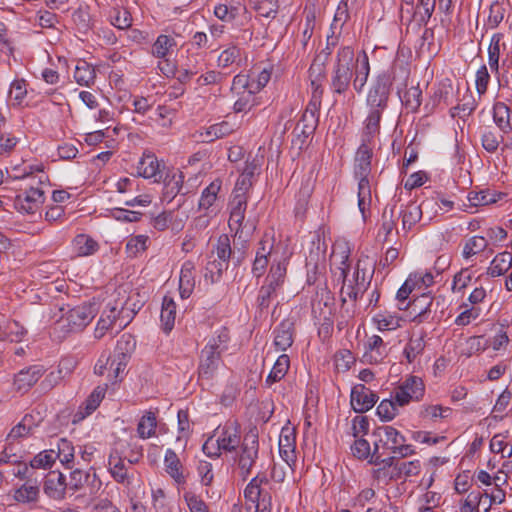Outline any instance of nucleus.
<instances>
[{"mask_svg":"<svg viewBox=\"0 0 512 512\" xmlns=\"http://www.w3.org/2000/svg\"><path fill=\"white\" fill-rule=\"evenodd\" d=\"M425 393V385L420 377L410 375L407 377L394 392V399L400 407L410 403V401H420Z\"/></svg>","mask_w":512,"mask_h":512,"instance_id":"8","label":"nucleus"},{"mask_svg":"<svg viewBox=\"0 0 512 512\" xmlns=\"http://www.w3.org/2000/svg\"><path fill=\"white\" fill-rule=\"evenodd\" d=\"M26 334L27 330L19 322L13 320L5 325L4 330L0 334V339L20 342Z\"/></svg>","mask_w":512,"mask_h":512,"instance_id":"48","label":"nucleus"},{"mask_svg":"<svg viewBox=\"0 0 512 512\" xmlns=\"http://www.w3.org/2000/svg\"><path fill=\"white\" fill-rule=\"evenodd\" d=\"M241 436L236 423L226 424L216 440L218 451L233 452L240 445Z\"/></svg>","mask_w":512,"mask_h":512,"instance_id":"19","label":"nucleus"},{"mask_svg":"<svg viewBox=\"0 0 512 512\" xmlns=\"http://www.w3.org/2000/svg\"><path fill=\"white\" fill-rule=\"evenodd\" d=\"M277 290L278 289L266 283L260 287L256 299L257 308L260 312L270 307L272 300L276 297Z\"/></svg>","mask_w":512,"mask_h":512,"instance_id":"52","label":"nucleus"},{"mask_svg":"<svg viewBox=\"0 0 512 512\" xmlns=\"http://www.w3.org/2000/svg\"><path fill=\"white\" fill-rule=\"evenodd\" d=\"M230 340L229 331L221 327L215 332L201 351L198 375L200 379L211 380L221 362V355L227 350V344Z\"/></svg>","mask_w":512,"mask_h":512,"instance_id":"3","label":"nucleus"},{"mask_svg":"<svg viewBox=\"0 0 512 512\" xmlns=\"http://www.w3.org/2000/svg\"><path fill=\"white\" fill-rule=\"evenodd\" d=\"M259 440L256 430H250L245 434L240 445L237 457V465L243 480H246L252 472V468L258 459Z\"/></svg>","mask_w":512,"mask_h":512,"instance_id":"7","label":"nucleus"},{"mask_svg":"<svg viewBox=\"0 0 512 512\" xmlns=\"http://www.w3.org/2000/svg\"><path fill=\"white\" fill-rule=\"evenodd\" d=\"M183 498L190 512H210L207 504L196 494L185 492Z\"/></svg>","mask_w":512,"mask_h":512,"instance_id":"64","label":"nucleus"},{"mask_svg":"<svg viewBox=\"0 0 512 512\" xmlns=\"http://www.w3.org/2000/svg\"><path fill=\"white\" fill-rule=\"evenodd\" d=\"M136 348V340L130 333H124L117 341L114 355L130 359L131 354Z\"/></svg>","mask_w":512,"mask_h":512,"instance_id":"45","label":"nucleus"},{"mask_svg":"<svg viewBox=\"0 0 512 512\" xmlns=\"http://www.w3.org/2000/svg\"><path fill=\"white\" fill-rule=\"evenodd\" d=\"M373 321L380 331H391L401 327L402 318L389 312H381L373 317Z\"/></svg>","mask_w":512,"mask_h":512,"instance_id":"42","label":"nucleus"},{"mask_svg":"<svg viewBox=\"0 0 512 512\" xmlns=\"http://www.w3.org/2000/svg\"><path fill=\"white\" fill-rule=\"evenodd\" d=\"M263 157H254L252 160H247L242 173L239 175L234 192H248L253 184L258 180L261 172V160Z\"/></svg>","mask_w":512,"mask_h":512,"instance_id":"12","label":"nucleus"},{"mask_svg":"<svg viewBox=\"0 0 512 512\" xmlns=\"http://www.w3.org/2000/svg\"><path fill=\"white\" fill-rule=\"evenodd\" d=\"M402 216V228L404 230H410L422 216L421 207L415 203L408 204L405 209L401 211Z\"/></svg>","mask_w":512,"mask_h":512,"instance_id":"49","label":"nucleus"},{"mask_svg":"<svg viewBox=\"0 0 512 512\" xmlns=\"http://www.w3.org/2000/svg\"><path fill=\"white\" fill-rule=\"evenodd\" d=\"M195 266L191 261H186L182 265L179 278V293L182 299L191 296L195 287Z\"/></svg>","mask_w":512,"mask_h":512,"instance_id":"25","label":"nucleus"},{"mask_svg":"<svg viewBox=\"0 0 512 512\" xmlns=\"http://www.w3.org/2000/svg\"><path fill=\"white\" fill-rule=\"evenodd\" d=\"M44 371L41 365H32L20 370L14 377L15 390L21 393L27 392L42 377Z\"/></svg>","mask_w":512,"mask_h":512,"instance_id":"14","label":"nucleus"},{"mask_svg":"<svg viewBox=\"0 0 512 512\" xmlns=\"http://www.w3.org/2000/svg\"><path fill=\"white\" fill-rule=\"evenodd\" d=\"M160 318L164 332L169 333L174 327L176 318V303L172 297L164 296Z\"/></svg>","mask_w":512,"mask_h":512,"instance_id":"32","label":"nucleus"},{"mask_svg":"<svg viewBox=\"0 0 512 512\" xmlns=\"http://www.w3.org/2000/svg\"><path fill=\"white\" fill-rule=\"evenodd\" d=\"M376 136H367L362 130L361 144L358 147L353 163V178L357 182L358 192H371L376 189L371 175V160Z\"/></svg>","mask_w":512,"mask_h":512,"instance_id":"4","label":"nucleus"},{"mask_svg":"<svg viewBox=\"0 0 512 512\" xmlns=\"http://www.w3.org/2000/svg\"><path fill=\"white\" fill-rule=\"evenodd\" d=\"M106 394V387L97 386L87 397L73 416V423H77L92 414L100 405Z\"/></svg>","mask_w":512,"mask_h":512,"instance_id":"18","label":"nucleus"},{"mask_svg":"<svg viewBox=\"0 0 512 512\" xmlns=\"http://www.w3.org/2000/svg\"><path fill=\"white\" fill-rule=\"evenodd\" d=\"M253 8L261 17L275 18L279 5L277 0H256L253 2Z\"/></svg>","mask_w":512,"mask_h":512,"instance_id":"54","label":"nucleus"},{"mask_svg":"<svg viewBox=\"0 0 512 512\" xmlns=\"http://www.w3.org/2000/svg\"><path fill=\"white\" fill-rule=\"evenodd\" d=\"M378 401V396L364 384H357L351 390L350 403L356 413L369 411Z\"/></svg>","mask_w":512,"mask_h":512,"instance_id":"11","label":"nucleus"},{"mask_svg":"<svg viewBox=\"0 0 512 512\" xmlns=\"http://www.w3.org/2000/svg\"><path fill=\"white\" fill-rule=\"evenodd\" d=\"M279 454L290 467L295 463V433L293 429L282 428L279 436Z\"/></svg>","mask_w":512,"mask_h":512,"instance_id":"22","label":"nucleus"},{"mask_svg":"<svg viewBox=\"0 0 512 512\" xmlns=\"http://www.w3.org/2000/svg\"><path fill=\"white\" fill-rule=\"evenodd\" d=\"M269 484L270 481L265 472H259L250 480L244 490V497L250 503L249 510L252 508L272 509V496L270 491L265 488Z\"/></svg>","mask_w":512,"mask_h":512,"instance_id":"6","label":"nucleus"},{"mask_svg":"<svg viewBox=\"0 0 512 512\" xmlns=\"http://www.w3.org/2000/svg\"><path fill=\"white\" fill-rule=\"evenodd\" d=\"M433 304V298L430 294L423 293L421 296L415 298L411 303L405 307H399L400 310L409 308L410 313L414 314L411 319L412 322L417 324L428 321L431 315V306Z\"/></svg>","mask_w":512,"mask_h":512,"instance_id":"16","label":"nucleus"},{"mask_svg":"<svg viewBox=\"0 0 512 512\" xmlns=\"http://www.w3.org/2000/svg\"><path fill=\"white\" fill-rule=\"evenodd\" d=\"M274 345L278 350L286 351L294 342L295 326L291 319H284L273 331Z\"/></svg>","mask_w":512,"mask_h":512,"instance_id":"20","label":"nucleus"},{"mask_svg":"<svg viewBox=\"0 0 512 512\" xmlns=\"http://www.w3.org/2000/svg\"><path fill=\"white\" fill-rule=\"evenodd\" d=\"M234 131V126L227 121H222L209 126L205 132L201 133L202 141L212 142L216 139L230 135Z\"/></svg>","mask_w":512,"mask_h":512,"instance_id":"35","label":"nucleus"},{"mask_svg":"<svg viewBox=\"0 0 512 512\" xmlns=\"http://www.w3.org/2000/svg\"><path fill=\"white\" fill-rule=\"evenodd\" d=\"M98 307L96 303H83L67 311L65 320L69 332L82 331L96 316Z\"/></svg>","mask_w":512,"mask_h":512,"instance_id":"9","label":"nucleus"},{"mask_svg":"<svg viewBox=\"0 0 512 512\" xmlns=\"http://www.w3.org/2000/svg\"><path fill=\"white\" fill-rule=\"evenodd\" d=\"M360 266L361 261H358L356 271L354 273L355 284L348 285L347 287L343 285L341 288L342 303L346 302V297L356 301L359 297L363 296L367 287L370 285L371 276L367 275L366 270L362 269Z\"/></svg>","mask_w":512,"mask_h":512,"instance_id":"13","label":"nucleus"},{"mask_svg":"<svg viewBox=\"0 0 512 512\" xmlns=\"http://www.w3.org/2000/svg\"><path fill=\"white\" fill-rule=\"evenodd\" d=\"M213 251L216 252V258L229 263L232 255V249L230 245V239L227 234H222L218 237L215 249Z\"/></svg>","mask_w":512,"mask_h":512,"instance_id":"60","label":"nucleus"},{"mask_svg":"<svg viewBox=\"0 0 512 512\" xmlns=\"http://www.w3.org/2000/svg\"><path fill=\"white\" fill-rule=\"evenodd\" d=\"M57 459V455L55 454L54 449L45 450L37 454L31 460V467L33 468H50L55 460Z\"/></svg>","mask_w":512,"mask_h":512,"instance_id":"62","label":"nucleus"},{"mask_svg":"<svg viewBox=\"0 0 512 512\" xmlns=\"http://www.w3.org/2000/svg\"><path fill=\"white\" fill-rule=\"evenodd\" d=\"M116 311L117 305L111 306L108 304L107 309L102 312L94 330V337L96 339L103 338L106 332L117 324Z\"/></svg>","mask_w":512,"mask_h":512,"instance_id":"29","label":"nucleus"},{"mask_svg":"<svg viewBox=\"0 0 512 512\" xmlns=\"http://www.w3.org/2000/svg\"><path fill=\"white\" fill-rule=\"evenodd\" d=\"M157 427L156 414L147 411L140 419L137 426V433L140 438L147 439L155 435Z\"/></svg>","mask_w":512,"mask_h":512,"instance_id":"41","label":"nucleus"},{"mask_svg":"<svg viewBox=\"0 0 512 512\" xmlns=\"http://www.w3.org/2000/svg\"><path fill=\"white\" fill-rule=\"evenodd\" d=\"M488 246V240L483 236H472L468 238L462 249V256L464 259H470L471 257L483 252Z\"/></svg>","mask_w":512,"mask_h":512,"instance_id":"40","label":"nucleus"},{"mask_svg":"<svg viewBox=\"0 0 512 512\" xmlns=\"http://www.w3.org/2000/svg\"><path fill=\"white\" fill-rule=\"evenodd\" d=\"M476 108V102L472 93L467 89L459 103L450 109L451 117L464 118L471 115Z\"/></svg>","mask_w":512,"mask_h":512,"instance_id":"36","label":"nucleus"},{"mask_svg":"<svg viewBox=\"0 0 512 512\" xmlns=\"http://www.w3.org/2000/svg\"><path fill=\"white\" fill-rule=\"evenodd\" d=\"M137 172L146 179H152L154 183H163L164 188L170 192H179L183 185L184 176L179 170H168L154 154L144 153L138 165Z\"/></svg>","mask_w":512,"mask_h":512,"instance_id":"2","label":"nucleus"},{"mask_svg":"<svg viewBox=\"0 0 512 512\" xmlns=\"http://www.w3.org/2000/svg\"><path fill=\"white\" fill-rule=\"evenodd\" d=\"M210 258L213 259L207 262L204 277L206 280H210L211 283H215L221 278L223 272L228 269L229 263L214 257V251H212Z\"/></svg>","mask_w":512,"mask_h":512,"instance_id":"39","label":"nucleus"},{"mask_svg":"<svg viewBox=\"0 0 512 512\" xmlns=\"http://www.w3.org/2000/svg\"><path fill=\"white\" fill-rule=\"evenodd\" d=\"M174 45V38L168 35H159L152 46V54L155 57L164 58Z\"/></svg>","mask_w":512,"mask_h":512,"instance_id":"57","label":"nucleus"},{"mask_svg":"<svg viewBox=\"0 0 512 512\" xmlns=\"http://www.w3.org/2000/svg\"><path fill=\"white\" fill-rule=\"evenodd\" d=\"M426 335V332L424 330H421L420 335L418 337H411L409 339L403 351V354L409 363L414 362V360L424 352L426 346Z\"/></svg>","mask_w":512,"mask_h":512,"instance_id":"34","label":"nucleus"},{"mask_svg":"<svg viewBox=\"0 0 512 512\" xmlns=\"http://www.w3.org/2000/svg\"><path fill=\"white\" fill-rule=\"evenodd\" d=\"M256 92L252 91H245L240 94H236L238 96V99L235 101L233 110L235 113H241V112H248L253 107L257 106L259 104L258 98L255 96Z\"/></svg>","mask_w":512,"mask_h":512,"instance_id":"47","label":"nucleus"},{"mask_svg":"<svg viewBox=\"0 0 512 512\" xmlns=\"http://www.w3.org/2000/svg\"><path fill=\"white\" fill-rule=\"evenodd\" d=\"M458 92V88L455 89L450 80H445L440 83L434 97L438 100V103H444L446 106L452 105L455 100V94Z\"/></svg>","mask_w":512,"mask_h":512,"instance_id":"50","label":"nucleus"},{"mask_svg":"<svg viewBox=\"0 0 512 512\" xmlns=\"http://www.w3.org/2000/svg\"><path fill=\"white\" fill-rule=\"evenodd\" d=\"M27 95V83L24 79L14 80L9 89V98L14 101V105H21Z\"/></svg>","mask_w":512,"mask_h":512,"instance_id":"59","label":"nucleus"},{"mask_svg":"<svg viewBox=\"0 0 512 512\" xmlns=\"http://www.w3.org/2000/svg\"><path fill=\"white\" fill-rule=\"evenodd\" d=\"M74 247L79 256H88L98 250V243L85 234L77 235L73 240Z\"/></svg>","mask_w":512,"mask_h":512,"instance_id":"44","label":"nucleus"},{"mask_svg":"<svg viewBox=\"0 0 512 512\" xmlns=\"http://www.w3.org/2000/svg\"><path fill=\"white\" fill-rule=\"evenodd\" d=\"M509 113H511V107L503 102H497L493 107V120L497 127L505 134L506 127L509 125Z\"/></svg>","mask_w":512,"mask_h":512,"instance_id":"51","label":"nucleus"},{"mask_svg":"<svg viewBox=\"0 0 512 512\" xmlns=\"http://www.w3.org/2000/svg\"><path fill=\"white\" fill-rule=\"evenodd\" d=\"M422 91L418 86L407 89L403 95L402 103L412 112L417 111L421 105Z\"/></svg>","mask_w":512,"mask_h":512,"instance_id":"56","label":"nucleus"},{"mask_svg":"<svg viewBox=\"0 0 512 512\" xmlns=\"http://www.w3.org/2000/svg\"><path fill=\"white\" fill-rule=\"evenodd\" d=\"M318 125V117L310 114H302L299 122L296 124L293 134L295 135L294 143L302 145L305 139L314 133Z\"/></svg>","mask_w":512,"mask_h":512,"instance_id":"24","label":"nucleus"},{"mask_svg":"<svg viewBox=\"0 0 512 512\" xmlns=\"http://www.w3.org/2000/svg\"><path fill=\"white\" fill-rule=\"evenodd\" d=\"M108 471L113 480L130 487L134 480V470L129 467L124 458L117 453H111L108 458Z\"/></svg>","mask_w":512,"mask_h":512,"instance_id":"10","label":"nucleus"},{"mask_svg":"<svg viewBox=\"0 0 512 512\" xmlns=\"http://www.w3.org/2000/svg\"><path fill=\"white\" fill-rule=\"evenodd\" d=\"M232 209L228 225L231 231H235V236L241 233L242 222L245 218V211L247 207V199L245 194H236L232 201Z\"/></svg>","mask_w":512,"mask_h":512,"instance_id":"23","label":"nucleus"},{"mask_svg":"<svg viewBox=\"0 0 512 512\" xmlns=\"http://www.w3.org/2000/svg\"><path fill=\"white\" fill-rule=\"evenodd\" d=\"M436 0H419L417 5V21L419 24L426 25L435 9Z\"/></svg>","mask_w":512,"mask_h":512,"instance_id":"63","label":"nucleus"},{"mask_svg":"<svg viewBox=\"0 0 512 512\" xmlns=\"http://www.w3.org/2000/svg\"><path fill=\"white\" fill-rule=\"evenodd\" d=\"M96 72L94 67L84 60H79L75 66L74 79L81 86L94 84Z\"/></svg>","mask_w":512,"mask_h":512,"instance_id":"31","label":"nucleus"},{"mask_svg":"<svg viewBox=\"0 0 512 512\" xmlns=\"http://www.w3.org/2000/svg\"><path fill=\"white\" fill-rule=\"evenodd\" d=\"M320 57H316L313 63L309 68V78H310V86H311V97L318 96V99H322L323 96V86L322 82L325 78V67H323V62L317 63Z\"/></svg>","mask_w":512,"mask_h":512,"instance_id":"28","label":"nucleus"},{"mask_svg":"<svg viewBox=\"0 0 512 512\" xmlns=\"http://www.w3.org/2000/svg\"><path fill=\"white\" fill-rule=\"evenodd\" d=\"M39 493V486L29 480L15 491L14 499L19 503H33L38 500Z\"/></svg>","mask_w":512,"mask_h":512,"instance_id":"37","label":"nucleus"},{"mask_svg":"<svg viewBox=\"0 0 512 512\" xmlns=\"http://www.w3.org/2000/svg\"><path fill=\"white\" fill-rule=\"evenodd\" d=\"M44 194H17L14 199V207L20 213L34 214L43 202Z\"/></svg>","mask_w":512,"mask_h":512,"instance_id":"27","label":"nucleus"},{"mask_svg":"<svg viewBox=\"0 0 512 512\" xmlns=\"http://www.w3.org/2000/svg\"><path fill=\"white\" fill-rule=\"evenodd\" d=\"M286 267L283 263L279 262L276 265H272L268 276L265 279V283L279 289L285 279Z\"/></svg>","mask_w":512,"mask_h":512,"instance_id":"55","label":"nucleus"},{"mask_svg":"<svg viewBox=\"0 0 512 512\" xmlns=\"http://www.w3.org/2000/svg\"><path fill=\"white\" fill-rule=\"evenodd\" d=\"M164 465L168 475L173 478L177 484L181 485L186 482V478L183 473V465L174 450H166Z\"/></svg>","mask_w":512,"mask_h":512,"instance_id":"26","label":"nucleus"},{"mask_svg":"<svg viewBox=\"0 0 512 512\" xmlns=\"http://www.w3.org/2000/svg\"><path fill=\"white\" fill-rule=\"evenodd\" d=\"M353 71V87L357 93H361L368 81L370 74L369 58L365 51H362L355 60Z\"/></svg>","mask_w":512,"mask_h":512,"instance_id":"21","label":"nucleus"},{"mask_svg":"<svg viewBox=\"0 0 512 512\" xmlns=\"http://www.w3.org/2000/svg\"><path fill=\"white\" fill-rule=\"evenodd\" d=\"M502 194H468V203L463 202L461 209L468 211L470 208H476L478 206H485L492 203H496L501 199Z\"/></svg>","mask_w":512,"mask_h":512,"instance_id":"43","label":"nucleus"},{"mask_svg":"<svg viewBox=\"0 0 512 512\" xmlns=\"http://www.w3.org/2000/svg\"><path fill=\"white\" fill-rule=\"evenodd\" d=\"M410 75L406 61L396 58L391 67L380 73L368 91L366 105L368 114L364 121L363 130L366 135L377 136L380 132L382 113L388 106L390 87L393 83L405 86Z\"/></svg>","mask_w":512,"mask_h":512,"instance_id":"1","label":"nucleus"},{"mask_svg":"<svg viewBox=\"0 0 512 512\" xmlns=\"http://www.w3.org/2000/svg\"><path fill=\"white\" fill-rule=\"evenodd\" d=\"M512 267V255L507 252L498 253L488 268V275L498 277L504 275Z\"/></svg>","mask_w":512,"mask_h":512,"instance_id":"33","label":"nucleus"},{"mask_svg":"<svg viewBox=\"0 0 512 512\" xmlns=\"http://www.w3.org/2000/svg\"><path fill=\"white\" fill-rule=\"evenodd\" d=\"M37 426L38 424L36 423L35 417L31 414H26L22 420L11 429L6 441L13 443L18 439L26 437L32 434Z\"/></svg>","mask_w":512,"mask_h":512,"instance_id":"30","label":"nucleus"},{"mask_svg":"<svg viewBox=\"0 0 512 512\" xmlns=\"http://www.w3.org/2000/svg\"><path fill=\"white\" fill-rule=\"evenodd\" d=\"M55 454L62 464L71 468L70 464L74 459V447L70 441L65 438H60L57 441V451L55 450Z\"/></svg>","mask_w":512,"mask_h":512,"instance_id":"53","label":"nucleus"},{"mask_svg":"<svg viewBox=\"0 0 512 512\" xmlns=\"http://www.w3.org/2000/svg\"><path fill=\"white\" fill-rule=\"evenodd\" d=\"M290 367V359L287 354L280 355L274 363L269 375L266 378V383L271 385L279 382L285 377Z\"/></svg>","mask_w":512,"mask_h":512,"instance_id":"38","label":"nucleus"},{"mask_svg":"<svg viewBox=\"0 0 512 512\" xmlns=\"http://www.w3.org/2000/svg\"><path fill=\"white\" fill-rule=\"evenodd\" d=\"M66 488V477L62 473L51 471L47 474L43 491L48 497L54 500H62L65 498Z\"/></svg>","mask_w":512,"mask_h":512,"instance_id":"17","label":"nucleus"},{"mask_svg":"<svg viewBox=\"0 0 512 512\" xmlns=\"http://www.w3.org/2000/svg\"><path fill=\"white\" fill-rule=\"evenodd\" d=\"M398 403H396V399H384L380 402L377 407V415L383 421H391L398 414Z\"/></svg>","mask_w":512,"mask_h":512,"instance_id":"58","label":"nucleus"},{"mask_svg":"<svg viewBox=\"0 0 512 512\" xmlns=\"http://www.w3.org/2000/svg\"><path fill=\"white\" fill-rule=\"evenodd\" d=\"M421 469L419 460H413L409 462H403L394 466L395 477L400 478L401 476L410 477L418 475Z\"/></svg>","mask_w":512,"mask_h":512,"instance_id":"61","label":"nucleus"},{"mask_svg":"<svg viewBox=\"0 0 512 512\" xmlns=\"http://www.w3.org/2000/svg\"><path fill=\"white\" fill-rule=\"evenodd\" d=\"M355 60L354 51L350 46L338 50L330 80V88L334 94L341 95L349 90Z\"/></svg>","mask_w":512,"mask_h":512,"instance_id":"5","label":"nucleus"},{"mask_svg":"<svg viewBox=\"0 0 512 512\" xmlns=\"http://www.w3.org/2000/svg\"><path fill=\"white\" fill-rule=\"evenodd\" d=\"M503 34L496 33L492 36L488 47V64L493 73L499 72L500 42Z\"/></svg>","mask_w":512,"mask_h":512,"instance_id":"46","label":"nucleus"},{"mask_svg":"<svg viewBox=\"0 0 512 512\" xmlns=\"http://www.w3.org/2000/svg\"><path fill=\"white\" fill-rule=\"evenodd\" d=\"M387 344L379 335L371 336L365 344L363 361L369 364H379L388 356Z\"/></svg>","mask_w":512,"mask_h":512,"instance_id":"15","label":"nucleus"}]
</instances>
